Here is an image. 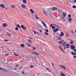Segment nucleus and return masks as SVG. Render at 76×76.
<instances>
[{"label": "nucleus", "instance_id": "obj_43", "mask_svg": "<svg viewBox=\"0 0 76 76\" xmlns=\"http://www.w3.org/2000/svg\"><path fill=\"white\" fill-rule=\"evenodd\" d=\"M68 17L69 18H70V17H71V15L70 14H69Z\"/></svg>", "mask_w": 76, "mask_h": 76}, {"label": "nucleus", "instance_id": "obj_37", "mask_svg": "<svg viewBox=\"0 0 76 76\" xmlns=\"http://www.w3.org/2000/svg\"><path fill=\"white\" fill-rule=\"evenodd\" d=\"M15 67H19V64H17L15 65Z\"/></svg>", "mask_w": 76, "mask_h": 76}, {"label": "nucleus", "instance_id": "obj_35", "mask_svg": "<svg viewBox=\"0 0 76 76\" xmlns=\"http://www.w3.org/2000/svg\"><path fill=\"white\" fill-rule=\"evenodd\" d=\"M52 29H55V28H56V27L54 26H53L52 27Z\"/></svg>", "mask_w": 76, "mask_h": 76}, {"label": "nucleus", "instance_id": "obj_57", "mask_svg": "<svg viewBox=\"0 0 76 76\" xmlns=\"http://www.w3.org/2000/svg\"><path fill=\"white\" fill-rule=\"evenodd\" d=\"M39 31L41 33L42 32V31L41 30H39Z\"/></svg>", "mask_w": 76, "mask_h": 76}, {"label": "nucleus", "instance_id": "obj_3", "mask_svg": "<svg viewBox=\"0 0 76 76\" xmlns=\"http://www.w3.org/2000/svg\"><path fill=\"white\" fill-rule=\"evenodd\" d=\"M0 6L1 7H2V8H5V9L7 10L6 8H5V5H3V4H0Z\"/></svg>", "mask_w": 76, "mask_h": 76}, {"label": "nucleus", "instance_id": "obj_51", "mask_svg": "<svg viewBox=\"0 0 76 76\" xmlns=\"http://www.w3.org/2000/svg\"><path fill=\"white\" fill-rule=\"evenodd\" d=\"M74 58H76V56L75 55L74 56Z\"/></svg>", "mask_w": 76, "mask_h": 76}, {"label": "nucleus", "instance_id": "obj_29", "mask_svg": "<svg viewBox=\"0 0 76 76\" xmlns=\"http://www.w3.org/2000/svg\"><path fill=\"white\" fill-rule=\"evenodd\" d=\"M30 68H33V67H34V66H33V65H30Z\"/></svg>", "mask_w": 76, "mask_h": 76}, {"label": "nucleus", "instance_id": "obj_36", "mask_svg": "<svg viewBox=\"0 0 76 76\" xmlns=\"http://www.w3.org/2000/svg\"><path fill=\"white\" fill-rule=\"evenodd\" d=\"M72 7H73V8H76V6H75V5H73V6H72Z\"/></svg>", "mask_w": 76, "mask_h": 76}, {"label": "nucleus", "instance_id": "obj_31", "mask_svg": "<svg viewBox=\"0 0 76 76\" xmlns=\"http://www.w3.org/2000/svg\"><path fill=\"white\" fill-rule=\"evenodd\" d=\"M54 26H56V27L57 28H59V27H58L57 25H54Z\"/></svg>", "mask_w": 76, "mask_h": 76}, {"label": "nucleus", "instance_id": "obj_10", "mask_svg": "<svg viewBox=\"0 0 76 76\" xmlns=\"http://www.w3.org/2000/svg\"><path fill=\"white\" fill-rule=\"evenodd\" d=\"M59 29L58 28H56L55 30H53V31L54 32H56L57 31H58Z\"/></svg>", "mask_w": 76, "mask_h": 76}, {"label": "nucleus", "instance_id": "obj_23", "mask_svg": "<svg viewBox=\"0 0 76 76\" xmlns=\"http://www.w3.org/2000/svg\"><path fill=\"white\" fill-rule=\"evenodd\" d=\"M30 10L31 12H32V13H34V11L33 10H32V9H31Z\"/></svg>", "mask_w": 76, "mask_h": 76}, {"label": "nucleus", "instance_id": "obj_20", "mask_svg": "<svg viewBox=\"0 0 76 76\" xmlns=\"http://www.w3.org/2000/svg\"><path fill=\"white\" fill-rule=\"evenodd\" d=\"M64 42V40H62L59 41L58 42L60 44H61V43H62V42Z\"/></svg>", "mask_w": 76, "mask_h": 76}, {"label": "nucleus", "instance_id": "obj_28", "mask_svg": "<svg viewBox=\"0 0 76 76\" xmlns=\"http://www.w3.org/2000/svg\"><path fill=\"white\" fill-rule=\"evenodd\" d=\"M21 47L23 48L24 47V45L23 44L20 45Z\"/></svg>", "mask_w": 76, "mask_h": 76}, {"label": "nucleus", "instance_id": "obj_14", "mask_svg": "<svg viewBox=\"0 0 76 76\" xmlns=\"http://www.w3.org/2000/svg\"><path fill=\"white\" fill-rule=\"evenodd\" d=\"M32 32H36V34H38V35H42V34H40L37 31H34V30H32Z\"/></svg>", "mask_w": 76, "mask_h": 76}, {"label": "nucleus", "instance_id": "obj_52", "mask_svg": "<svg viewBox=\"0 0 76 76\" xmlns=\"http://www.w3.org/2000/svg\"><path fill=\"white\" fill-rule=\"evenodd\" d=\"M34 17H36V16H37V15H36V14H34Z\"/></svg>", "mask_w": 76, "mask_h": 76}, {"label": "nucleus", "instance_id": "obj_48", "mask_svg": "<svg viewBox=\"0 0 76 76\" xmlns=\"http://www.w3.org/2000/svg\"><path fill=\"white\" fill-rule=\"evenodd\" d=\"M36 18L37 19H39V18H38V17L37 16L36 17Z\"/></svg>", "mask_w": 76, "mask_h": 76}, {"label": "nucleus", "instance_id": "obj_64", "mask_svg": "<svg viewBox=\"0 0 76 76\" xmlns=\"http://www.w3.org/2000/svg\"><path fill=\"white\" fill-rule=\"evenodd\" d=\"M58 16H60V15H58Z\"/></svg>", "mask_w": 76, "mask_h": 76}, {"label": "nucleus", "instance_id": "obj_18", "mask_svg": "<svg viewBox=\"0 0 76 76\" xmlns=\"http://www.w3.org/2000/svg\"><path fill=\"white\" fill-rule=\"evenodd\" d=\"M52 10L53 11H55V10H57V8H56V7H53L52 8Z\"/></svg>", "mask_w": 76, "mask_h": 76}, {"label": "nucleus", "instance_id": "obj_6", "mask_svg": "<svg viewBox=\"0 0 76 76\" xmlns=\"http://www.w3.org/2000/svg\"><path fill=\"white\" fill-rule=\"evenodd\" d=\"M66 48H70V44H66Z\"/></svg>", "mask_w": 76, "mask_h": 76}, {"label": "nucleus", "instance_id": "obj_38", "mask_svg": "<svg viewBox=\"0 0 76 76\" xmlns=\"http://www.w3.org/2000/svg\"><path fill=\"white\" fill-rule=\"evenodd\" d=\"M45 34H46V35H48V33L46 32H45Z\"/></svg>", "mask_w": 76, "mask_h": 76}, {"label": "nucleus", "instance_id": "obj_30", "mask_svg": "<svg viewBox=\"0 0 76 76\" xmlns=\"http://www.w3.org/2000/svg\"><path fill=\"white\" fill-rule=\"evenodd\" d=\"M14 56H17L18 57V56H19V55H18L16 53H14Z\"/></svg>", "mask_w": 76, "mask_h": 76}, {"label": "nucleus", "instance_id": "obj_27", "mask_svg": "<svg viewBox=\"0 0 76 76\" xmlns=\"http://www.w3.org/2000/svg\"><path fill=\"white\" fill-rule=\"evenodd\" d=\"M7 35L9 37H10L11 36V34L9 33H7Z\"/></svg>", "mask_w": 76, "mask_h": 76}, {"label": "nucleus", "instance_id": "obj_8", "mask_svg": "<svg viewBox=\"0 0 76 76\" xmlns=\"http://www.w3.org/2000/svg\"><path fill=\"white\" fill-rule=\"evenodd\" d=\"M15 25H16V26H17V27H18V28H20V29H22V28H21V27H20V25H19V24H15Z\"/></svg>", "mask_w": 76, "mask_h": 76}, {"label": "nucleus", "instance_id": "obj_9", "mask_svg": "<svg viewBox=\"0 0 76 76\" xmlns=\"http://www.w3.org/2000/svg\"><path fill=\"white\" fill-rule=\"evenodd\" d=\"M59 48H60V50H62V52H64V50H63V48H62V47H61V46H59Z\"/></svg>", "mask_w": 76, "mask_h": 76}, {"label": "nucleus", "instance_id": "obj_55", "mask_svg": "<svg viewBox=\"0 0 76 76\" xmlns=\"http://www.w3.org/2000/svg\"><path fill=\"white\" fill-rule=\"evenodd\" d=\"M29 38H31V39H33V38H32V37H29Z\"/></svg>", "mask_w": 76, "mask_h": 76}, {"label": "nucleus", "instance_id": "obj_54", "mask_svg": "<svg viewBox=\"0 0 76 76\" xmlns=\"http://www.w3.org/2000/svg\"><path fill=\"white\" fill-rule=\"evenodd\" d=\"M53 26V25L52 24H51L50 27H51V26Z\"/></svg>", "mask_w": 76, "mask_h": 76}, {"label": "nucleus", "instance_id": "obj_39", "mask_svg": "<svg viewBox=\"0 0 76 76\" xmlns=\"http://www.w3.org/2000/svg\"><path fill=\"white\" fill-rule=\"evenodd\" d=\"M58 39L60 40V39H62V38H61V37H58Z\"/></svg>", "mask_w": 76, "mask_h": 76}, {"label": "nucleus", "instance_id": "obj_62", "mask_svg": "<svg viewBox=\"0 0 76 76\" xmlns=\"http://www.w3.org/2000/svg\"><path fill=\"white\" fill-rule=\"evenodd\" d=\"M64 48L65 49V50H66V48L65 47H64Z\"/></svg>", "mask_w": 76, "mask_h": 76}, {"label": "nucleus", "instance_id": "obj_45", "mask_svg": "<svg viewBox=\"0 0 76 76\" xmlns=\"http://www.w3.org/2000/svg\"><path fill=\"white\" fill-rule=\"evenodd\" d=\"M28 44V47H30L31 46V45H30L28 43L27 44Z\"/></svg>", "mask_w": 76, "mask_h": 76}, {"label": "nucleus", "instance_id": "obj_59", "mask_svg": "<svg viewBox=\"0 0 76 76\" xmlns=\"http://www.w3.org/2000/svg\"><path fill=\"white\" fill-rule=\"evenodd\" d=\"M66 35H67V37H69V35L67 34V33H66Z\"/></svg>", "mask_w": 76, "mask_h": 76}, {"label": "nucleus", "instance_id": "obj_58", "mask_svg": "<svg viewBox=\"0 0 76 76\" xmlns=\"http://www.w3.org/2000/svg\"><path fill=\"white\" fill-rule=\"evenodd\" d=\"M46 70H49V68H46Z\"/></svg>", "mask_w": 76, "mask_h": 76}, {"label": "nucleus", "instance_id": "obj_49", "mask_svg": "<svg viewBox=\"0 0 76 76\" xmlns=\"http://www.w3.org/2000/svg\"><path fill=\"white\" fill-rule=\"evenodd\" d=\"M51 64H53V66H54L55 67L56 66H55V65H54V64H53V63H51Z\"/></svg>", "mask_w": 76, "mask_h": 76}, {"label": "nucleus", "instance_id": "obj_19", "mask_svg": "<svg viewBox=\"0 0 76 76\" xmlns=\"http://www.w3.org/2000/svg\"><path fill=\"white\" fill-rule=\"evenodd\" d=\"M28 41L30 42V43H33V42L30 39H28Z\"/></svg>", "mask_w": 76, "mask_h": 76}, {"label": "nucleus", "instance_id": "obj_4", "mask_svg": "<svg viewBox=\"0 0 76 76\" xmlns=\"http://www.w3.org/2000/svg\"><path fill=\"white\" fill-rule=\"evenodd\" d=\"M60 73H61L60 74V76H66V75H64V73H63V72H61Z\"/></svg>", "mask_w": 76, "mask_h": 76}, {"label": "nucleus", "instance_id": "obj_21", "mask_svg": "<svg viewBox=\"0 0 76 76\" xmlns=\"http://www.w3.org/2000/svg\"><path fill=\"white\" fill-rule=\"evenodd\" d=\"M34 54H36V55H39V54L38 52L36 53L35 52H34Z\"/></svg>", "mask_w": 76, "mask_h": 76}, {"label": "nucleus", "instance_id": "obj_53", "mask_svg": "<svg viewBox=\"0 0 76 76\" xmlns=\"http://www.w3.org/2000/svg\"><path fill=\"white\" fill-rule=\"evenodd\" d=\"M33 50H35V47L33 48Z\"/></svg>", "mask_w": 76, "mask_h": 76}, {"label": "nucleus", "instance_id": "obj_24", "mask_svg": "<svg viewBox=\"0 0 76 76\" xmlns=\"http://www.w3.org/2000/svg\"><path fill=\"white\" fill-rule=\"evenodd\" d=\"M64 16V17H66V14L65 13V12H63V13Z\"/></svg>", "mask_w": 76, "mask_h": 76}, {"label": "nucleus", "instance_id": "obj_5", "mask_svg": "<svg viewBox=\"0 0 76 76\" xmlns=\"http://www.w3.org/2000/svg\"><path fill=\"white\" fill-rule=\"evenodd\" d=\"M59 66L60 67H61V68H63V69H66V67L63 65H60Z\"/></svg>", "mask_w": 76, "mask_h": 76}, {"label": "nucleus", "instance_id": "obj_15", "mask_svg": "<svg viewBox=\"0 0 76 76\" xmlns=\"http://www.w3.org/2000/svg\"><path fill=\"white\" fill-rule=\"evenodd\" d=\"M68 20L69 22L70 23L71 22V21L72 20V18H69Z\"/></svg>", "mask_w": 76, "mask_h": 76}, {"label": "nucleus", "instance_id": "obj_40", "mask_svg": "<svg viewBox=\"0 0 76 76\" xmlns=\"http://www.w3.org/2000/svg\"><path fill=\"white\" fill-rule=\"evenodd\" d=\"M64 17L63 16H62V19H64Z\"/></svg>", "mask_w": 76, "mask_h": 76}, {"label": "nucleus", "instance_id": "obj_32", "mask_svg": "<svg viewBox=\"0 0 76 76\" xmlns=\"http://www.w3.org/2000/svg\"><path fill=\"white\" fill-rule=\"evenodd\" d=\"M4 41H5V42H8V41H9V40H6V39H4Z\"/></svg>", "mask_w": 76, "mask_h": 76}, {"label": "nucleus", "instance_id": "obj_42", "mask_svg": "<svg viewBox=\"0 0 76 76\" xmlns=\"http://www.w3.org/2000/svg\"><path fill=\"white\" fill-rule=\"evenodd\" d=\"M11 7H12V8H14V7H15V6H11Z\"/></svg>", "mask_w": 76, "mask_h": 76}, {"label": "nucleus", "instance_id": "obj_11", "mask_svg": "<svg viewBox=\"0 0 76 76\" xmlns=\"http://www.w3.org/2000/svg\"><path fill=\"white\" fill-rule=\"evenodd\" d=\"M71 48H72L73 50H75V46L74 45H71Z\"/></svg>", "mask_w": 76, "mask_h": 76}, {"label": "nucleus", "instance_id": "obj_47", "mask_svg": "<svg viewBox=\"0 0 76 76\" xmlns=\"http://www.w3.org/2000/svg\"><path fill=\"white\" fill-rule=\"evenodd\" d=\"M70 44H73V42L72 41L70 42Z\"/></svg>", "mask_w": 76, "mask_h": 76}, {"label": "nucleus", "instance_id": "obj_46", "mask_svg": "<svg viewBox=\"0 0 76 76\" xmlns=\"http://www.w3.org/2000/svg\"><path fill=\"white\" fill-rule=\"evenodd\" d=\"M58 12L60 14V10H58Z\"/></svg>", "mask_w": 76, "mask_h": 76}, {"label": "nucleus", "instance_id": "obj_56", "mask_svg": "<svg viewBox=\"0 0 76 76\" xmlns=\"http://www.w3.org/2000/svg\"><path fill=\"white\" fill-rule=\"evenodd\" d=\"M74 3H76V0H74Z\"/></svg>", "mask_w": 76, "mask_h": 76}, {"label": "nucleus", "instance_id": "obj_13", "mask_svg": "<svg viewBox=\"0 0 76 76\" xmlns=\"http://www.w3.org/2000/svg\"><path fill=\"white\" fill-rule=\"evenodd\" d=\"M43 12L44 14H45V15H46V16H47V14L46 12H45V10H43Z\"/></svg>", "mask_w": 76, "mask_h": 76}, {"label": "nucleus", "instance_id": "obj_33", "mask_svg": "<svg viewBox=\"0 0 76 76\" xmlns=\"http://www.w3.org/2000/svg\"><path fill=\"white\" fill-rule=\"evenodd\" d=\"M15 30L18 31V28L17 27H16L15 28Z\"/></svg>", "mask_w": 76, "mask_h": 76}, {"label": "nucleus", "instance_id": "obj_16", "mask_svg": "<svg viewBox=\"0 0 76 76\" xmlns=\"http://www.w3.org/2000/svg\"><path fill=\"white\" fill-rule=\"evenodd\" d=\"M21 7H22L23 8V9H25L26 7L25 5H24V4L21 5Z\"/></svg>", "mask_w": 76, "mask_h": 76}, {"label": "nucleus", "instance_id": "obj_60", "mask_svg": "<svg viewBox=\"0 0 76 76\" xmlns=\"http://www.w3.org/2000/svg\"><path fill=\"white\" fill-rule=\"evenodd\" d=\"M74 51H75V52H76V49H75V50H74Z\"/></svg>", "mask_w": 76, "mask_h": 76}, {"label": "nucleus", "instance_id": "obj_25", "mask_svg": "<svg viewBox=\"0 0 76 76\" xmlns=\"http://www.w3.org/2000/svg\"><path fill=\"white\" fill-rule=\"evenodd\" d=\"M23 1L24 3H27L26 0H23Z\"/></svg>", "mask_w": 76, "mask_h": 76}, {"label": "nucleus", "instance_id": "obj_61", "mask_svg": "<svg viewBox=\"0 0 76 76\" xmlns=\"http://www.w3.org/2000/svg\"><path fill=\"white\" fill-rule=\"evenodd\" d=\"M36 32H34V35H35V34H36Z\"/></svg>", "mask_w": 76, "mask_h": 76}, {"label": "nucleus", "instance_id": "obj_63", "mask_svg": "<svg viewBox=\"0 0 76 76\" xmlns=\"http://www.w3.org/2000/svg\"><path fill=\"white\" fill-rule=\"evenodd\" d=\"M22 73H23V74H24V72H23Z\"/></svg>", "mask_w": 76, "mask_h": 76}, {"label": "nucleus", "instance_id": "obj_22", "mask_svg": "<svg viewBox=\"0 0 76 76\" xmlns=\"http://www.w3.org/2000/svg\"><path fill=\"white\" fill-rule=\"evenodd\" d=\"M71 54H72V55H73V56L74 55H76V53H73V52H72V53H71Z\"/></svg>", "mask_w": 76, "mask_h": 76}, {"label": "nucleus", "instance_id": "obj_41", "mask_svg": "<svg viewBox=\"0 0 76 76\" xmlns=\"http://www.w3.org/2000/svg\"><path fill=\"white\" fill-rule=\"evenodd\" d=\"M71 33H72V34H74V31H71Z\"/></svg>", "mask_w": 76, "mask_h": 76}, {"label": "nucleus", "instance_id": "obj_26", "mask_svg": "<svg viewBox=\"0 0 76 76\" xmlns=\"http://www.w3.org/2000/svg\"><path fill=\"white\" fill-rule=\"evenodd\" d=\"M3 26H4V27H5V26H6V24L5 23H4L3 24Z\"/></svg>", "mask_w": 76, "mask_h": 76}, {"label": "nucleus", "instance_id": "obj_7", "mask_svg": "<svg viewBox=\"0 0 76 76\" xmlns=\"http://www.w3.org/2000/svg\"><path fill=\"white\" fill-rule=\"evenodd\" d=\"M62 43H63L62 44V45L64 46V47H66V42H64H64H63Z\"/></svg>", "mask_w": 76, "mask_h": 76}, {"label": "nucleus", "instance_id": "obj_12", "mask_svg": "<svg viewBox=\"0 0 76 76\" xmlns=\"http://www.w3.org/2000/svg\"><path fill=\"white\" fill-rule=\"evenodd\" d=\"M64 35V33L63 31L61 32V34L60 35V37H63Z\"/></svg>", "mask_w": 76, "mask_h": 76}, {"label": "nucleus", "instance_id": "obj_2", "mask_svg": "<svg viewBox=\"0 0 76 76\" xmlns=\"http://www.w3.org/2000/svg\"><path fill=\"white\" fill-rule=\"evenodd\" d=\"M0 70H3V71H4V72H8V71H7V70L4 69L3 68H1L0 67Z\"/></svg>", "mask_w": 76, "mask_h": 76}, {"label": "nucleus", "instance_id": "obj_50", "mask_svg": "<svg viewBox=\"0 0 76 76\" xmlns=\"http://www.w3.org/2000/svg\"><path fill=\"white\" fill-rule=\"evenodd\" d=\"M9 54H5L6 56H9Z\"/></svg>", "mask_w": 76, "mask_h": 76}, {"label": "nucleus", "instance_id": "obj_17", "mask_svg": "<svg viewBox=\"0 0 76 76\" xmlns=\"http://www.w3.org/2000/svg\"><path fill=\"white\" fill-rule=\"evenodd\" d=\"M42 24H43V25H44V26H45V27H46V24L45 23H44V22L42 21Z\"/></svg>", "mask_w": 76, "mask_h": 76}, {"label": "nucleus", "instance_id": "obj_1", "mask_svg": "<svg viewBox=\"0 0 76 76\" xmlns=\"http://www.w3.org/2000/svg\"><path fill=\"white\" fill-rule=\"evenodd\" d=\"M21 27L23 29H24V30H26V27L23 26V25H21Z\"/></svg>", "mask_w": 76, "mask_h": 76}, {"label": "nucleus", "instance_id": "obj_34", "mask_svg": "<svg viewBox=\"0 0 76 76\" xmlns=\"http://www.w3.org/2000/svg\"><path fill=\"white\" fill-rule=\"evenodd\" d=\"M45 31L47 32H48V29H47L45 30Z\"/></svg>", "mask_w": 76, "mask_h": 76}, {"label": "nucleus", "instance_id": "obj_44", "mask_svg": "<svg viewBox=\"0 0 76 76\" xmlns=\"http://www.w3.org/2000/svg\"><path fill=\"white\" fill-rule=\"evenodd\" d=\"M69 40H70V41H72V42H74V41L71 39H69Z\"/></svg>", "mask_w": 76, "mask_h": 76}]
</instances>
